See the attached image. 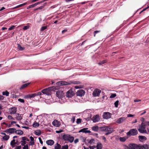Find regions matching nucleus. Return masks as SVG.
<instances>
[{"label":"nucleus","mask_w":149,"mask_h":149,"mask_svg":"<svg viewBox=\"0 0 149 149\" xmlns=\"http://www.w3.org/2000/svg\"><path fill=\"white\" fill-rule=\"evenodd\" d=\"M59 88V86H53L44 89L41 91V93H42L43 94H45L47 95H49L50 94V91H54L58 89Z\"/></svg>","instance_id":"nucleus-1"},{"label":"nucleus","mask_w":149,"mask_h":149,"mask_svg":"<svg viewBox=\"0 0 149 149\" xmlns=\"http://www.w3.org/2000/svg\"><path fill=\"white\" fill-rule=\"evenodd\" d=\"M80 82L79 81H71L69 82H67L64 81H61L58 82L56 83L57 85L63 86L70 85L71 84H79Z\"/></svg>","instance_id":"nucleus-2"},{"label":"nucleus","mask_w":149,"mask_h":149,"mask_svg":"<svg viewBox=\"0 0 149 149\" xmlns=\"http://www.w3.org/2000/svg\"><path fill=\"white\" fill-rule=\"evenodd\" d=\"M100 129L102 131L107 132L105 134L106 135L111 134L113 131V128L107 126L102 127H100Z\"/></svg>","instance_id":"nucleus-3"},{"label":"nucleus","mask_w":149,"mask_h":149,"mask_svg":"<svg viewBox=\"0 0 149 149\" xmlns=\"http://www.w3.org/2000/svg\"><path fill=\"white\" fill-rule=\"evenodd\" d=\"M63 139L65 141H68L70 143H72L74 140V137L70 134H64L62 136Z\"/></svg>","instance_id":"nucleus-4"},{"label":"nucleus","mask_w":149,"mask_h":149,"mask_svg":"<svg viewBox=\"0 0 149 149\" xmlns=\"http://www.w3.org/2000/svg\"><path fill=\"white\" fill-rule=\"evenodd\" d=\"M146 125L143 122L142 123L141 126L139 127V128L138 129L139 131L141 133L147 134V131L146 130Z\"/></svg>","instance_id":"nucleus-5"},{"label":"nucleus","mask_w":149,"mask_h":149,"mask_svg":"<svg viewBox=\"0 0 149 149\" xmlns=\"http://www.w3.org/2000/svg\"><path fill=\"white\" fill-rule=\"evenodd\" d=\"M42 94V93H41V92H39L34 93L27 95L24 97V98L26 99L33 98L36 96L40 95H41Z\"/></svg>","instance_id":"nucleus-6"},{"label":"nucleus","mask_w":149,"mask_h":149,"mask_svg":"<svg viewBox=\"0 0 149 149\" xmlns=\"http://www.w3.org/2000/svg\"><path fill=\"white\" fill-rule=\"evenodd\" d=\"M111 114L109 112H104L102 117L103 118L108 119L111 117Z\"/></svg>","instance_id":"nucleus-7"},{"label":"nucleus","mask_w":149,"mask_h":149,"mask_svg":"<svg viewBox=\"0 0 149 149\" xmlns=\"http://www.w3.org/2000/svg\"><path fill=\"white\" fill-rule=\"evenodd\" d=\"M56 95L57 97L60 98L64 96V93L61 90H58L56 92Z\"/></svg>","instance_id":"nucleus-8"},{"label":"nucleus","mask_w":149,"mask_h":149,"mask_svg":"<svg viewBox=\"0 0 149 149\" xmlns=\"http://www.w3.org/2000/svg\"><path fill=\"white\" fill-rule=\"evenodd\" d=\"M101 92L99 89H95L93 92V95L94 97L98 96Z\"/></svg>","instance_id":"nucleus-9"},{"label":"nucleus","mask_w":149,"mask_h":149,"mask_svg":"<svg viewBox=\"0 0 149 149\" xmlns=\"http://www.w3.org/2000/svg\"><path fill=\"white\" fill-rule=\"evenodd\" d=\"M143 145L142 146H139L134 144H131V149H143Z\"/></svg>","instance_id":"nucleus-10"},{"label":"nucleus","mask_w":149,"mask_h":149,"mask_svg":"<svg viewBox=\"0 0 149 149\" xmlns=\"http://www.w3.org/2000/svg\"><path fill=\"white\" fill-rule=\"evenodd\" d=\"M15 130L16 129L14 128H9L4 131V132L7 133L13 134L15 133Z\"/></svg>","instance_id":"nucleus-11"},{"label":"nucleus","mask_w":149,"mask_h":149,"mask_svg":"<svg viewBox=\"0 0 149 149\" xmlns=\"http://www.w3.org/2000/svg\"><path fill=\"white\" fill-rule=\"evenodd\" d=\"M74 93L71 90H69L67 92L66 94V96L68 97H71L73 96Z\"/></svg>","instance_id":"nucleus-12"},{"label":"nucleus","mask_w":149,"mask_h":149,"mask_svg":"<svg viewBox=\"0 0 149 149\" xmlns=\"http://www.w3.org/2000/svg\"><path fill=\"white\" fill-rule=\"evenodd\" d=\"M85 92L83 90H79L77 93L76 95L78 96H82L85 94Z\"/></svg>","instance_id":"nucleus-13"},{"label":"nucleus","mask_w":149,"mask_h":149,"mask_svg":"<svg viewBox=\"0 0 149 149\" xmlns=\"http://www.w3.org/2000/svg\"><path fill=\"white\" fill-rule=\"evenodd\" d=\"M17 111V108L15 107H11L9 109L10 113L11 114H15Z\"/></svg>","instance_id":"nucleus-14"},{"label":"nucleus","mask_w":149,"mask_h":149,"mask_svg":"<svg viewBox=\"0 0 149 149\" xmlns=\"http://www.w3.org/2000/svg\"><path fill=\"white\" fill-rule=\"evenodd\" d=\"M92 120L94 123L98 122L100 120V118L98 115L94 116L92 118Z\"/></svg>","instance_id":"nucleus-15"},{"label":"nucleus","mask_w":149,"mask_h":149,"mask_svg":"<svg viewBox=\"0 0 149 149\" xmlns=\"http://www.w3.org/2000/svg\"><path fill=\"white\" fill-rule=\"evenodd\" d=\"M52 124L54 126L58 127L60 126L61 123L60 122L57 120H54L52 123Z\"/></svg>","instance_id":"nucleus-16"},{"label":"nucleus","mask_w":149,"mask_h":149,"mask_svg":"<svg viewBox=\"0 0 149 149\" xmlns=\"http://www.w3.org/2000/svg\"><path fill=\"white\" fill-rule=\"evenodd\" d=\"M88 128H84L81 130H80L79 132L80 133L81 132H82L83 133H91V132L89 130H88Z\"/></svg>","instance_id":"nucleus-17"},{"label":"nucleus","mask_w":149,"mask_h":149,"mask_svg":"<svg viewBox=\"0 0 149 149\" xmlns=\"http://www.w3.org/2000/svg\"><path fill=\"white\" fill-rule=\"evenodd\" d=\"M125 120V118L124 117H122L119 118L116 121V122L118 124H120L123 123Z\"/></svg>","instance_id":"nucleus-18"},{"label":"nucleus","mask_w":149,"mask_h":149,"mask_svg":"<svg viewBox=\"0 0 149 149\" xmlns=\"http://www.w3.org/2000/svg\"><path fill=\"white\" fill-rule=\"evenodd\" d=\"M138 132L137 130L135 129H131V136H135L137 134Z\"/></svg>","instance_id":"nucleus-19"},{"label":"nucleus","mask_w":149,"mask_h":149,"mask_svg":"<svg viewBox=\"0 0 149 149\" xmlns=\"http://www.w3.org/2000/svg\"><path fill=\"white\" fill-rule=\"evenodd\" d=\"M15 118L18 120H20L22 118V115L19 113H17L15 115Z\"/></svg>","instance_id":"nucleus-20"},{"label":"nucleus","mask_w":149,"mask_h":149,"mask_svg":"<svg viewBox=\"0 0 149 149\" xmlns=\"http://www.w3.org/2000/svg\"><path fill=\"white\" fill-rule=\"evenodd\" d=\"M54 141L52 140H49L46 141V143L48 145L52 146L54 143Z\"/></svg>","instance_id":"nucleus-21"},{"label":"nucleus","mask_w":149,"mask_h":149,"mask_svg":"<svg viewBox=\"0 0 149 149\" xmlns=\"http://www.w3.org/2000/svg\"><path fill=\"white\" fill-rule=\"evenodd\" d=\"M15 133L16 134H18V135H22L24 133L23 132L22 130H16L15 131Z\"/></svg>","instance_id":"nucleus-22"},{"label":"nucleus","mask_w":149,"mask_h":149,"mask_svg":"<svg viewBox=\"0 0 149 149\" xmlns=\"http://www.w3.org/2000/svg\"><path fill=\"white\" fill-rule=\"evenodd\" d=\"M96 147L97 149H102V145L100 142H98L97 143Z\"/></svg>","instance_id":"nucleus-23"},{"label":"nucleus","mask_w":149,"mask_h":149,"mask_svg":"<svg viewBox=\"0 0 149 149\" xmlns=\"http://www.w3.org/2000/svg\"><path fill=\"white\" fill-rule=\"evenodd\" d=\"M30 83H27L25 84H23L22 86L20 88V89H22L26 88L30 84Z\"/></svg>","instance_id":"nucleus-24"},{"label":"nucleus","mask_w":149,"mask_h":149,"mask_svg":"<svg viewBox=\"0 0 149 149\" xmlns=\"http://www.w3.org/2000/svg\"><path fill=\"white\" fill-rule=\"evenodd\" d=\"M34 134L38 136H40L41 134V132L40 130H37L35 131Z\"/></svg>","instance_id":"nucleus-25"},{"label":"nucleus","mask_w":149,"mask_h":149,"mask_svg":"<svg viewBox=\"0 0 149 149\" xmlns=\"http://www.w3.org/2000/svg\"><path fill=\"white\" fill-rule=\"evenodd\" d=\"M138 137L139 140L141 141L143 140H146L147 139L146 137L144 136H139Z\"/></svg>","instance_id":"nucleus-26"},{"label":"nucleus","mask_w":149,"mask_h":149,"mask_svg":"<svg viewBox=\"0 0 149 149\" xmlns=\"http://www.w3.org/2000/svg\"><path fill=\"white\" fill-rule=\"evenodd\" d=\"M92 129L95 132H97L99 128L97 126H94L92 127Z\"/></svg>","instance_id":"nucleus-27"},{"label":"nucleus","mask_w":149,"mask_h":149,"mask_svg":"<svg viewBox=\"0 0 149 149\" xmlns=\"http://www.w3.org/2000/svg\"><path fill=\"white\" fill-rule=\"evenodd\" d=\"M61 146L58 143L54 145V149H61Z\"/></svg>","instance_id":"nucleus-28"},{"label":"nucleus","mask_w":149,"mask_h":149,"mask_svg":"<svg viewBox=\"0 0 149 149\" xmlns=\"http://www.w3.org/2000/svg\"><path fill=\"white\" fill-rule=\"evenodd\" d=\"M15 139H13L11 142L10 144L12 147H13L17 143L15 142Z\"/></svg>","instance_id":"nucleus-29"},{"label":"nucleus","mask_w":149,"mask_h":149,"mask_svg":"<svg viewBox=\"0 0 149 149\" xmlns=\"http://www.w3.org/2000/svg\"><path fill=\"white\" fill-rule=\"evenodd\" d=\"M27 4V3L25 2L24 3H22V4H20V5H19L15 7L14 8H19V7H20L23 6H25V5H26Z\"/></svg>","instance_id":"nucleus-30"},{"label":"nucleus","mask_w":149,"mask_h":149,"mask_svg":"<svg viewBox=\"0 0 149 149\" xmlns=\"http://www.w3.org/2000/svg\"><path fill=\"white\" fill-rule=\"evenodd\" d=\"M39 124L38 123L35 121L33 123V126L34 127H39Z\"/></svg>","instance_id":"nucleus-31"},{"label":"nucleus","mask_w":149,"mask_h":149,"mask_svg":"<svg viewBox=\"0 0 149 149\" xmlns=\"http://www.w3.org/2000/svg\"><path fill=\"white\" fill-rule=\"evenodd\" d=\"M10 136L8 135H6L3 137L2 139H3L5 140H7L9 138Z\"/></svg>","instance_id":"nucleus-32"},{"label":"nucleus","mask_w":149,"mask_h":149,"mask_svg":"<svg viewBox=\"0 0 149 149\" xmlns=\"http://www.w3.org/2000/svg\"><path fill=\"white\" fill-rule=\"evenodd\" d=\"M2 94L3 95H6V96H8L9 95V93L7 91H6L2 92Z\"/></svg>","instance_id":"nucleus-33"},{"label":"nucleus","mask_w":149,"mask_h":149,"mask_svg":"<svg viewBox=\"0 0 149 149\" xmlns=\"http://www.w3.org/2000/svg\"><path fill=\"white\" fill-rule=\"evenodd\" d=\"M127 138L125 137H120V141L122 142H124L125 141Z\"/></svg>","instance_id":"nucleus-34"},{"label":"nucleus","mask_w":149,"mask_h":149,"mask_svg":"<svg viewBox=\"0 0 149 149\" xmlns=\"http://www.w3.org/2000/svg\"><path fill=\"white\" fill-rule=\"evenodd\" d=\"M17 48L20 51L23 50L24 49V48L21 47V45L19 44H17Z\"/></svg>","instance_id":"nucleus-35"},{"label":"nucleus","mask_w":149,"mask_h":149,"mask_svg":"<svg viewBox=\"0 0 149 149\" xmlns=\"http://www.w3.org/2000/svg\"><path fill=\"white\" fill-rule=\"evenodd\" d=\"M143 147L144 149H149V145L147 144H143Z\"/></svg>","instance_id":"nucleus-36"},{"label":"nucleus","mask_w":149,"mask_h":149,"mask_svg":"<svg viewBox=\"0 0 149 149\" xmlns=\"http://www.w3.org/2000/svg\"><path fill=\"white\" fill-rule=\"evenodd\" d=\"M68 145H66L62 146V148L61 149H68Z\"/></svg>","instance_id":"nucleus-37"},{"label":"nucleus","mask_w":149,"mask_h":149,"mask_svg":"<svg viewBox=\"0 0 149 149\" xmlns=\"http://www.w3.org/2000/svg\"><path fill=\"white\" fill-rule=\"evenodd\" d=\"M47 27V26H42L40 29V31H44L46 29Z\"/></svg>","instance_id":"nucleus-38"},{"label":"nucleus","mask_w":149,"mask_h":149,"mask_svg":"<svg viewBox=\"0 0 149 149\" xmlns=\"http://www.w3.org/2000/svg\"><path fill=\"white\" fill-rule=\"evenodd\" d=\"M100 31L99 30H97L95 31L94 32V36L95 37L96 34L98 33H100Z\"/></svg>","instance_id":"nucleus-39"},{"label":"nucleus","mask_w":149,"mask_h":149,"mask_svg":"<svg viewBox=\"0 0 149 149\" xmlns=\"http://www.w3.org/2000/svg\"><path fill=\"white\" fill-rule=\"evenodd\" d=\"M81 120L80 118H78L77 120L76 123L77 124H79L81 123Z\"/></svg>","instance_id":"nucleus-40"},{"label":"nucleus","mask_w":149,"mask_h":149,"mask_svg":"<svg viewBox=\"0 0 149 149\" xmlns=\"http://www.w3.org/2000/svg\"><path fill=\"white\" fill-rule=\"evenodd\" d=\"M119 103V101L118 100L116 101L115 103H114V105L116 107H118V104Z\"/></svg>","instance_id":"nucleus-41"},{"label":"nucleus","mask_w":149,"mask_h":149,"mask_svg":"<svg viewBox=\"0 0 149 149\" xmlns=\"http://www.w3.org/2000/svg\"><path fill=\"white\" fill-rule=\"evenodd\" d=\"M94 141H95L94 139H91V140H89L88 141V142L90 144H93V143H94Z\"/></svg>","instance_id":"nucleus-42"},{"label":"nucleus","mask_w":149,"mask_h":149,"mask_svg":"<svg viewBox=\"0 0 149 149\" xmlns=\"http://www.w3.org/2000/svg\"><path fill=\"white\" fill-rule=\"evenodd\" d=\"M107 61L106 60H103L102 61H101L100 62H99L98 64L99 65H101L102 64H103L104 63H106Z\"/></svg>","instance_id":"nucleus-43"},{"label":"nucleus","mask_w":149,"mask_h":149,"mask_svg":"<svg viewBox=\"0 0 149 149\" xmlns=\"http://www.w3.org/2000/svg\"><path fill=\"white\" fill-rule=\"evenodd\" d=\"M116 94H111V96L110 97V98H114L116 97Z\"/></svg>","instance_id":"nucleus-44"},{"label":"nucleus","mask_w":149,"mask_h":149,"mask_svg":"<svg viewBox=\"0 0 149 149\" xmlns=\"http://www.w3.org/2000/svg\"><path fill=\"white\" fill-rule=\"evenodd\" d=\"M21 145L22 146H24L26 145H25V144H26V141H21Z\"/></svg>","instance_id":"nucleus-45"},{"label":"nucleus","mask_w":149,"mask_h":149,"mask_svg":"<svg viewBox=\"0 0 149 149\" xmlns=\"http://www.w3.org/2000/svg\"><path fill=\"white\" fill-rule=\"evenodd\" d=\"M75 117L74 116H73L72 117V118L71 119V121L73 123H74L75 121Z\"/></svg>","instance_id":"nucleus-46"},{"label":"nucleus","mask_w":149,"mask_h":149,"mask_svg":"<svg viewBox=\"0 0 149 149\" xmlns=\"http://www.w3.org/2000/svg\"><path fill=\"white\" fill-rule=\"evenodd\" d=\"M128 145L129 147L126 146H125L124 147L125 149H130V143Z\"/></svg>","instance_id":"nucleus-47"},{"label":"nucleus","mask_w":149,"mask_h":149,"mask_svg":"<svg viewBox=\"0 0 149 149\" xmlns=\"http://www.w3.org/2000/svg\"><path fill=\"white\" fill-rule=\"evenodd\" d=\"M15 27V26H12L10 27L8 29V30L9 31L13 29H14Z\"/></svg>","instance_id":"nucleus-48"},{"label":"nucleus","mask_w":149,"mask_h":149,"mask_svg":"<svg viewBox=\"0 0 149 149\" xmlns=\"http://www.w3.org/2000/svg\"><path fill=\"white\" fill-rule=\"evenodd\" d=\"M18 101L21 103H24V100L23 99L19 98L18 99Z\"/></svg>","instance_id":"nucleus-49"},{"label":"nucleus","mask_w":149,"mask_h":149,"mask_svg":"<svg viewBox=\"0 0 149 149\" xmlns=\"http://www.w3.org/2000/svg\"><path fill=\"white\" fill-rule=\"evenodd\" d=\"M34 7L33 4L29 5L28 7H27V9H29L31 8H34Z\"/></svg>","instance_id":"nucleus-50"},{"label":"nucleus","mask_w":149,"mask_h":149,"mask_svg":"<svg viewBox=\"0 0 149 149\" xmlns=\"http://www.w3.org/2000/svg\"><path fill=\"white\" fill-rule=\"evenodd\" d=\"M8 118L9 120L13 119L15 120L13 117L10 115H8Z\"/></svg>","instance_id":"nucleus-51"},{"label":"nucleus","mask_w":149,"mask_h":149,"mask_svg":"<svg viewBox=\"0 0 149 149\" xmlns=\"http://www.w3.org/2000/svg\"><path fill=\"white\" fill-rule=\"evenodd\" d=\"M23 149H29L28 145L27 144L24 146V147H23Z\"/></svg>","instance_id":"nucleus-52"},{"label":"nucleus","mask_w":149,"mask_h":149,"mask_svg":"<svg viewBox=\"0 0 149 149\" xmlns=\"http://www.w3.org/2000/svg\"><path fill=\"white\" fill-rule=\"evenodd\" d=\"M63 132V130H57L56 131V132L57 133H61L62 132Z\"/></svg>","instance_id":"nucleus-53"},{"label":"nucleus","mask_w":149,"mask_h":149,"mask_svg":"<svg viewBox=\"0 0 149 149\" xmlns=\"http://www.w3.org/2000/svg\"><path fill=\"white\" fill-rule=\"evenodd\" d=\"M29 28V26H25L23 27V29L24 30H25L28 29Z\"/></svg>","instance_id":"nucleus-54"},{"label":"nucleus","mask_w":149,"mask_h":149,"mask_svg":"<svg viewBox=\"0 0 149 149\" xmlns=\"http://www.w3.org/2000/svg\"><path fill=\"white\" fill-rule=\"evenodd\" d=\"M26 137L25 136L22 137V141H26Z\"/></svg>","instance_id":"nucleus-55"},{"label":"nucleus","mask_w":149,"mask_h":149,"mask_svg":"<svg viewBox=\"0 0 149 149\" xmlns=\"http://www.w3.org/2000/svg\"><path fill=\"white\" fill-rule=\"evenodd\" d=\"M38 139L39 140V142H40V143L41 144H42V143H43V141H42L41 138L40 137H39L38 138Z\"/></svg>","instance_id":"nucleus-56"},{"label":"nucleus","mask_w":149,"mask_h":149,"mask_svg":"<svg viewBox=\"0 0 149 149\" xmlns=\"http://www.w3.org/2000/svg\"><path fill=\"white\" fill-rule=\"evenodd\" d=\"M34 144V141H31L29 143V145L33 146Z\"/></svg>","instance_id":"nucleus-57"},{"label":"nucleus","mask_w":149,"mask_h":149,"mask_svg":"<svg viewBox=\"0 0 149 149\" xmlns=\"http://www.w3.org/2000/svg\"><path fill=\"white\" fill-rule=\"evenodd\" d=\"M21 148L22 147L21 146H17L15 148V149H21Z\"/></svg>","instance_id":"nucleus-58"},{"label":"nucleus","mask_w":149,"mask_h":149,"mask_svg":"<svg viewBox=\"0 0 149 149\" xmlns=\"http://www.w3.org/2000/svg\"><path fill=\"white\" fill-rule=\"evenodd\" d=\"M141 101V100L140 99H135L134 100V102H140Z\"/></svg>","instance_id":"nucleus-59"},{"label":"nucleus","mask_w":149,"mask_h":149,"mask_svg":"<svg viewBox=\"0 0 149 149\" xmlns=\"http://www.w3.org/2000/svg\"><path fill=\"white\" fill-rule=\"evenodd\" d=\"M144 123L146 125L149 126V121H146Z\"/></svg>","instance_id":"nucleus-60"},{"label":"nucleus","mask_w":149,"mask_h":149,"mask_svg":"<svg viewBox=\"0 0 149 149\" xmlns=\"http://www.w3.org/2000/svg\"><path fill=\"white\" fill-rule=\"evenodd\" d=\"M30 139H31V141H34V139L32 136H31L30 137Z\"/></svg>","instance_id":"nucleus-61"},{"label":"nucleus","mask_w":149,"mask_h":149,"mask_svg":"<svg viewBox=\"0 0 149 149\" xmlns=\"http://www.w3.org/2000/svg\"><path fill=\"white\" fill-rule=\"evenodd\" d=\"M4 98V97L3 96L0 95V101L3 100Z\"/></svg>","instance_id":"nucleus-62"},{"label":"nucleus","mask_w":149,"mask_h":149,"mask_svg":"<svg viewBox=\"0 0 149 149\" xmlns=\"http://www.w3.org/2000/svg\"><path fill=\"white\" fill-rule=\"evenodd\" d=\"M95 148L94 146H90L89 147V148L90 149H94Z\"/></svg>","instance_id":"nucleus-63"},{"label":"nucleus","mask_w":149,"mask_h":149,"mask_svg":"<svg viewBox=\"0 0 149 149\" xmlns=\"http://www.w3.org/2000/svg\"><path fill=\"white\" fill-rule=\"evenodd\" d=\"M102 139L104 140V142L106 141L107 139L104 136H102Z\"/></svg>","instance_id":"nucleus-64"}]
</instances>
